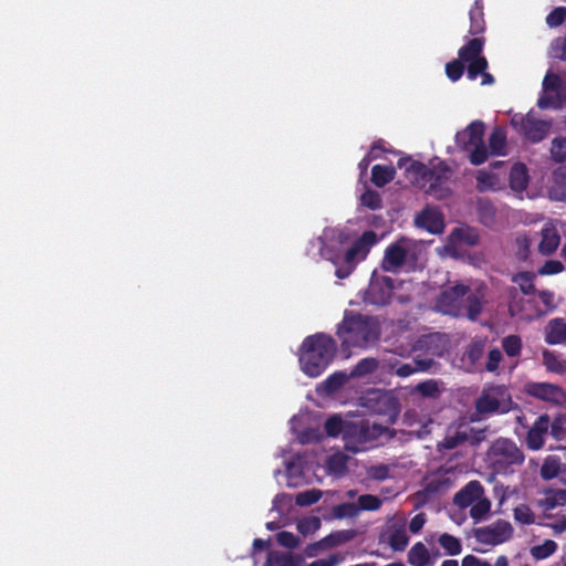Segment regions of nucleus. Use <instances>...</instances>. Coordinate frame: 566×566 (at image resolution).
<instances>
[{"label": "nucleus", "instance_id": "obj_22", "mask_svg": "<svg viewBox=\"0 0 566 566\" xmlns=\"http://www.w3.org/2000/svg\"><path fill=\"white\" fill-rule=\"evenodd\" d=\"M501 163H496L491 169H481L476 172V188L480 191H496L502 189L505 175L495 171Z\"/></svg>", "mask_w": 566, "mask_h": 566}, {"label": "nucleus", "instance_id": "obj_51", "mask_svg": "<svg viewBox=\"0 0 566 566\" xmlns=\"http://www.w3.org/2000/svg\"><path fill=\"white\" fill-rule=\"evenodd\" d=\"M439 544L444 548V551L449 555H459L462 549L460 541L457 537L449 534H442L439 537Z\"/></svg>", "mask_w": 566, "mask_h": 566}, {"label": "nucleus", "instance_id": "obj_5", "mask_svg": "<svg viewBox=\"0 0 566 566\" xmlns=\"http://www.w3.org/2000/svg\"><path fill=\"white\" fill-rule=\"evenodd\" d=\"M387 427L382 424L360 421L347 424L344 430L345 449L354 453L366 451L370 448L371 443L384 436Z\"/></svg>", "mask_w": 566, "mask_h": 566}, {"label": "nucleus", "instance_id": "obj_60", "mask_svg": "<svg viewBox=\"0 0 566 566\" xmlns=\"http://www.w3.org/2000/svg\"><path fill=\"white\" fill-rule=\"evenodd\" d=\"M566 19V8L559 7L552 11L547 18L546 22L549 27H557L564 22Z\"/></svg>", "mask_w": 566, "mask_h": 566}, {"label": "nucleus", "instance_id": "obj_27", "mask_svg": "<svg viewBox=\"0 0 566 566\" xmlns=\"http://www.w3.org/2000/svg\"><path fill=\"white\" fill-rule=\"evenodd\" d=\"M483 493V488L478 481L468 483L454 496V503L460 507L471 506Z\"/></svg>", "mask_w": 566, "mask_h": 566}, {"label": "nucleus", "instance_id": "obj_10", "mask_svg": "<svg viewBox=\"0 0 566 566\" xmlns=\"http://www.w3.org/2000/svg\"><path fill=\"white\" fill-rule=\"evenodd\" d=\"M484 124L474 120L463 130L455 135L457 145L470 153V161L473 165H481L488 159V150L483 144Z\"/></svg>", "mask_w": 566, "mask_h": 566}, {"label": "nucleus", "instance_id": "obj_20", "mask_svg": "<svg viewBox=\"0 0 566 566\" xmlns=\"http://www.w3.org/2000/svg\"><path fill=\"white\" fill-rule=\"evenodd\" d=\"M413 224L431 234H440L444 230V218L437 208L426 207L416 213Z\"/></svg>", "mask_w": 566, "mask_h": 566}, {"label": "nucleus", "instance_id": "obj_56", "mask_svg": "<svg viewBox=\"0 0 566 566\" xmlns=\"http://www.w3.org/2000/svg\"><path fill=\"white\" fill-rule=\"evenodd\" d=\"M464 64L460 59L454 60L446 65L447 76L453 82L458 81L462 76Z\"/></svg>", "mask_w": 566, "mask_h": 566}, {"label": "nucleus", "instance_id": "obj_1", "mask_svg": "<svg viewBox=\"0 0 566 566\" xmlns=\"http://www.w3.org/2000/svg\"><path fill=\"white\" fill-rule=\"evenodd\" d=\"M399 166L405 168L406 177L411 184L433 198L444 199L451 193V170L443 161L432 160L429 170L421 163L411 159H401Z\"/></svg>", "mask_w": 566, "mask_h": 566}, {"label": "nucleus", "instance_id": "obj_45", "mask_svg": "<svg viewBox=\"0 0 566 566\" xmlns=\"http://www.w3.org/2000/svg\"><path fill=\"white\" fill-rule=\"evenodd\" d=\"M502 347L510 357H517L522 352V339L517 335H509L502 339Z\"/></svg>", "mask_w": 566, "mask_h": 566}, {"label": "nucleus", "instance_id": "obj_25", "mask_svg": "<svg viewBox=\"0 0 566 566\" xmlns=\"http://www.w3.org/2000/svg\"><path fill=\"white\" fill-rule=\"evenodd\" d=\"M549 428L547 415L541 416L531 427L526 436V444L531 450H539L545 442V436Z\"/></svg>", "mask_w": 566, "mask_h": 566}, {"label": "nucleus", "instance_id": "obj_41", "mask_svg": "<svg viewBox=\"0 0 566 566\" xmlns=\"http://www.w3.org/2000/svg\"><path fill=\"white\" fill-rule=\"evenodd\" d=\"M557 551V544L552 539H546L539 545H535L531 548V555L533 558L541 560L552 556Z\"/></svg>", "mask_w": 566, "mask_h": 566}, {"label": "nucleus", "instance_id": "obj_24", "mask_svg": "<svg viewBox=\"0 0 566 566\" xmlns=\"http://www.w3.org/2000/svg\"><path fill=\"white\" fill-rule=\"evenodd\" d=\"M358 507L353 504H343L336 507L335 513L338 517L353 516L359 510L376 511L381 505V500L375 495L366 494L358 499Z\"/></svg>", "mask_w": 566, "mask_h": 566}, {"label": "nucleus", "instance_id": "obj_61", "mask_svg": "<svg viewBox=\"0 0 566 566\" xmlns=\"http://www.w3.org/2000/svg\"><path fill=\"white\" fill-rule=\"evenodd\" d=\"M514 517L517 522L522 524H531L534 521L533 513L525 505L517 506L514 510Z\"/></svg>", "mask_w": 566, "mask_h": 566}, {"label": "nucleus", "instance_id": "obj_64", "mask_svg": "<svg viewBox=\"0 0 566 566\" xmlns=\"http://www.w3.org/2000/svg\"><path fill=\"white\" fill-rule=\"evenodd\" d=\"M483 350L484 343L482 340L475 342L470 346L467 355L472 365L475 364L481 358Z\"/></svg>", "mask_w": 566, "mask_h": 566}, {"label": "nucleus", "instance_id": "obj_12", "mask_svg": "<svg viewBox=\"0 0 566 566\" xmlns=\"http://www.w3.org/2000/svg\"><path fill=\"white\" fill-rule=\"evenodd\" d=\"M363 406L375 413L386 417L385 422L392 424L399 413V403L390 392L374 390L368 392L363 399Z\"/></svg>", "mask_w": 566, "mask_h": 566}, {"label": "nucleus", "instance_id": "obj_58", "mask_svg": "<svg viewBox=\"0 0 566 566\" xmlns=\"http://www.w3.org/2000/svg\"><path fill=\"white\" fill-rule=\"evenodd\" d=\"M564 269V265L560 261L549 260L546 261L545 264L538 270L541 275H554L560 273Z\"/></svg>", "mask_w": 566, "mask_h": 566}, {"label": "nucleus", "instance_id": "obj_29", "mask_svg": "<svg viewBox=\"0 0 566 566\" xmlns=\"http://www.w3.org/2000/svg\"><path fill=\"white\" fill-rule=\"evenodd\" d=\"M545 342L557 345L566 342V322L562 318L551 319L544 329Z\"/></svg>", "mask_w": 566, "mask_h": 566}, {"label": "nucleus", "instance_id": "obj_28", "mask_svg": "<svg viewBox=\"0 0 566 566\" xmlns=\"http://www.w3.org/2000/svg\"><path fill=\"white\" fill-rule=\"evenodd\" d=\"M560 238L558 230L554 223H547L542 229V240L538 244V250L543 254L553 253L559 245Z\"/></svg>", "mask_w": 566, "mask_h": 566}, {"label": "nucleus", "instance_id": "obj_54", "mask_svg": "<svg viewBox=\"0 0 566 566\" xmlns=\"http://www.w3.org/2000/svg\"><path fill=\"white\" fill-rule=\"evenodd\" d=\"M346 559V554L344 553H335L331 554L325 558L316 559L310 563L307 566H338L343 564Z\"/></svg>", "mask_w": 566, "mask_h": 566}, {"label": "nucleus", "instance_id": "obj_8", "mask_svg": "<svg viewBox=\"0 0 566 566\" xmlns=\"http://www.w3.org/2000/svg\"><path fill=\"white\" fill-rule=\"evenodd\" d=\"M483 40L473 39L459 50V59L468 69V77L471 81L481 75V85H490L494 82L493 76L486 73L488 61L482 55Z\"/></svg>", "mask_w": 566, "mask_h": 566}, {"label": "nucleus", "instance_id": "obj_30", "mask_svg": "<svg viewBox=\"0 0 566 566\" xmlns=\"http://www.w3.org/2000/svg\"><path fill=\"white\" fill-rule=\"evenodd\" d=\"M347 539H348V536H346L343 533H337V534L326 536L323 539H321L319 542L308 545L305 549V554L308 557H314L321 551L337 546V545L346 542Z\"/></svg>", "mask_w": 566, "mask_h": 566}, {"label": "nucleus", "instance_id": "obj_18", "mask_svg": "<svg viewBox=\"0 0 566 566\" xmlns=\"http://www.w3.org/2000/svg\"><path fill=\"white\" fill-rule=\"evenodd\" d=\"M510 313L512 316L526 322L536 319L543 315V311L536 302L535 294H531L530 296L514 295L510 303Z\"/></svg>", "mask_w": 566, "mask_h": 566}, {"label": "nucleus", "instance_id": "obj_39", "mask_svg": "<svg viewBox=\"0 0 566 566\" xmlns=\"http://www.w3.org/2000/svg\"><path fill=\"white\" fill-rule=\"evenodd\" d=\"M506 146L505 133L496 128L492 132L489 138V147L493 155H504Z\"/></svg>", "mask_w": 566, "mask_h": 566}, {"label": "nucleus", "instance_id": "obj_53", "mask_svg": "<svg viewBox=\"0 0 566 566\" xmlns=\"http://www.w3.org/2000/svg\"><path fill=\"white\" fill-rule=\"evenodd\" d=\"M551 434L555 439H562L566 436V415L558 413L551 424Z\"/></svg>", "mask_w": 566, "mask_h": 566}, {"label": "nucleus", "instance_id": "obj_50", "mask_svg": "<svg viewBox=\"0 0 566 566\" xmlns=\"http://www.w3.org/2000/svg\"><path fill=\"white\" fill-rule=\"evenodd\" d=\"M322 495L323 492L321 490L312 489L300 492L295 497V502L300 506H308L318 502Z\"/></svg>", "mask_w": 566, "mask_h": 566}, {"label": "nucleus", "instance_id": "obj_31", "mask_svg": "<svg viewBox=\"0 0 566 566\" xmlns=\"http://www.w3.org/2000/svg\"><path fill=\"white\" fill-rule=\"evenodd\" d=\"M553 182L554 185L549 188V197L554 200L566 201V166L554 172Z\"/></svg>", "mask_w": 566, "mask_h": 566}, {"label": "nucleus", "instance_id": "obj_4", "mask_svg": "<svg viewBox=\"0 0 566 566\" xmlns=\"http://www.w3.org/2000/svg\"><path fill=\"white\" fill-rule=\"evenodd\" d=\"M422 251L421 242L401 238L386 249L382 268L386 271H396L403 265L412 268L421 259Z\"/></svg>", "mask_w": 566, "mask_h": 566}, {"label": "nucleus", "instance_id": "obj_62", "mask_svg": "<svg viewBox=\"0 0 566 566\" xmlns=\"http://www.w3.org/2000/svg\"><path fill=\"white\" fill-rule=\"evenodd\" d=\"M361 203L370 209H377L380 206V198L378 192L367 190L361 195Z\"/></svg>", "mask_w": 566, "mask_h": 566}, {"label": "nucleus", "instance_id": "obj_32", "mask_svg": "<svg viewBox=\"0 0 566 566\" xmlns=\"http://www.w3.org/2000/svg\"><path fill=\"white\" fill-rule=\"evenodd\" d=\"M408 562L412 566H431L433 559L422 543H416L408 552Z\"/></svg>", "mask_w": 566, "mask_h": 566}, {"label": "nucleus", "instance_id": "obj_26", "mask_svg": "<svg viewBox=\"0 0 566 566\" xmlns=\"http://www.w3.org/2000/svg\"><path fill=\"white\" fill-rule=\"evenodd\" d=\"M382 538L385 542L388 543V545L394 551H398V552L403 551L409 543V538H408L403 523L389 524L382 534Z\"/></svg>", "mask_w": 566, "mask_h": 566}, {"label": "nucleus", "instance_id": "obj_6", "mask_svg": "<svg viewBox=\"0 0 566 566\" xmlns=\"http://www.w3.org/2000/svg\"><path fill=\"white\" fill-rule=\"evenodd\" d=\"M486 461L495 473L509 474L513 465L523 463L524 454L513 441L499 439L490 448Z\"/></svg>", "mask_w": 566, "mask_h": 566}, {"label": "nucleus", "instance_id": "obj_14", "mask_svg": "<svg viewBox=\"0 0 566 566\" xmlns=\"http://www.w3.org/2000/svg\"><path fill=\"white\" fill-rule=\"evenodd\" d=\"M478 242V233L469 227H458L453 229L446 244L438 250L441 256H460L464 247L474 245Z\"/></svg>", "mask_w": 566, "mask_h": 566}, {"label": "nucleus", "instance_id": "obj_40", "mask_svg": "<svg viewBox=\"0 0 566 566\" xmlns=\"http://www.w3.org/2000/svg\"><path fill=\"white\" fill-rule=\"evenodd\" d=\"M560 471V460L555 455H548L541 468V476L544 480H552Z\"/></svg>", "mask_w": 566, "mask_h": 566}, {"label": "nucleus", "instance_id": "obj_33", "mask_svg": "<svg viewBox=\"0 0 566 566\" xmlns=\"http://www.w3.org/2000/svg\"><path fill=\"white\" fill-rule=\"evenodd\" d=\"M566 503V491L565 490H548L544 493L539 500V505L544 511L554 510L557 506Z\"/></svg>", "mask_w": 566, "mask_h": 566}, {"label": "nucleus", "instance_id": "obj_42", "mask_svg": "<svg viewBox=\"0 0 566 566\" xmlns=\"http://www.w3.org/2000/svg\"><path fill=\"white\" fill-rule=\"evenodd\" d=\"M350 377V374L347 375L342 371L334 373L322 384V387L327 394H332L339 389Z\"/></svg>", "mask_w": 566, "mask_h": 566}, {"label": "nucleus", "instance_id": "obj_2", "mask_svg": "<svg viewBox=\"0 0 566 566\" xmlns=\"http://www.w3.org/2000/svg\"><path fill=\"white\" fill-rule=\"evenodd\" d=\"M335 340L325 334L306 337L298 352L301 370L311 378L321 376L336 354Z\"/></svg>", "mask_w": 566, "mask_h": 566}, {"label": "nucleus", "instance_id": "obj_13", "mask_svg": "<svg viewBox=\"0 0 566 566\" xmlns=\"http://www.w3.org/2000/svg\"><path fill=\"white\" fill-rule=\"evenodd\" d=\"M512 126L524 134L531 142H539L546 137L549 132L551 123L536 117L534 113L527 115L515 114L511 118Z\"/></svg>", "mask_w": 566, "mask_h": 566}, {"label": "nucleus", "instance_id": "obj_52", "mask_svg": "<svg viewBox=\"0 0 566 566\" xmlns=\"http://www.w3.org/2000/svg\"><path fill=\"white\" fill-rule=\"evenodd\" d=\"M378 366V363L374 358H366L360 360L357 366L352 370V377H364L373 373Z\"/></svg>", "mask_w": 566, "mask_h": 566}, {"label": "nucleus", "instance_id": "obj_57", "mask_svg": "<svg viewBox=\"0 0 566 566\" xmlns=\"http://www.w3.org/2000/svg\"><path fill=\"white\" fill-rule=\"evenodd\" d=\"M552 155L557 161L566 159V138H556L553 140Z\"/></svg>", "mask_w": 566, "mask_h": 566}, {"label": "nucleus", "instance_id": "obj_49", "mask_svg": "<svg viewBox=\"0 0 566 566\" xmlns=\"http://www.w3.org/2000/svg\"><path fill=\"white\" fill-rule=\"evenodd\" d=\"M535 295L536 302L543 311V315L556 307V298L554 293L549 291H539L536 292Z\"/></svg>", "mask_w": 566, "mask_h": 566}, {"label": "nucleus", "instance_id": "obj_47", "mask_svg": "<svg viewBox=\"0 0 566 566\" xmlns=\"http://www.w3.org/2000/svg\"><path fill=\"white\" fill-rule=\"evenodd\" d=\"M491 509V503L490 501L484 496V492L482 493L481 496H479V500H476L472 505H471V516L476 520V521H480L482 518H484L489 511Z\"/></svg>", "mask_w": 566, "mask_h": 566}, {"label": "nucleus", "instance_id": "obj_16", "mask_svg": "<svg viewBox=\"0 0 566 566\" xmlns=\"http://www.w3.org/2000/svg\"><path fill=\"white\" fill-rule=\"evenodd\" d=\"M565 98L566 87L562 80L553 73H547L543 81V95L538 99V106L558 107Z\"/></svg>", "mask_w": 566, "mask_h": 566}, {"label": "nucleus", "instance_id": "obj_38", "mask_svg": "<svg viewBox=\"0 0 566 566\" xmlns=\"http://www.w3.org/2000/svg\"><path fill=\"white\" fill-rule=\"evenodd\" d=\"M352 420L343 419L340 416L334 415L325 421V430L331 437H336L338 434L344 437L345 427H347V424H352Z\"/></svg>", "mask_w": 566, "mask_h": 566}, {"label": "nucleus", "instance_id": "obj_59", "mask_svg": "<svg viewBox=\"0 0 566 566\" xmlns=\"http://www.w3.org/2000/svg\"><path fill=\"white\" fill-rule=\"evenodd\" d=\"M465 439H467L465 431L455 432L454 434L450 431L448 433V436L446 437V439L443 440V442L441 443V447L446 448V449H453L459 444V442H461Z\"/></svg>", "mask_w": 566, "mask_h": 566}, {"label": "nucleus", "instance_id": "obj_44", "mask_svg": "<svg viewBox=\"0 0 566 566\" xmlns=\"http://www.w3.org/2000/svg\"><path fill=\"white\" fill-rule=\"evenodd\" d=\"M470 20H471V27L470 32L472 34H478L483 32L484 30V21H483V12H482V6L479 1H475L474 7L470 11Z\"/></svg>", "mask_w": 566, "mask_h": 566}, {"label": "nucleus", "instance_id": "obj_3", "mask_svg": "<svg viewBox=\"0 0 566 566\" xmlns=\"http://www.w3.org/2000/svg\"><path fill=\"white\" fill-rule=\"evenodd\" d=\"M337 335L345 348L365 347L377 340L378 323L370 317L346 313L338 326Z\"/></svg>", "mask_w": 566, "mask_h": 566}, {"label": "nucleus", "instance_id": "obj_7", "mask_svg": "<svg viewBox=\"0 0 566 566\" xmlns=\"http://www.w3.org/2000/svg\"><path fill=\"white\" fill-rule=\"evenodd\" d=\"M352 238L348 228H328L318 238L319 254L331 261L336 269L342 266L344 254Z\"/></svg>", "mask_w": 566, "mask_h": 566}, {"label": "nucleus", "instance_id": "obj_55", "mask_svg": "<svg viewBox=\"0 0 566 566\" xmlns=\"http://www.w3.org/2000/svg\"><path fill=\"white\" fill-rule=\"evenodd\" d=\"M503 359V355L499 348H493L489 352L485 369L489 373H499L500 364Z\"/></svg>", "mask_w": 566, "mask_h": 566}, {"label": "nucleus", "instance_id": "obj_17", "mask_svg": "<svg viewBox=\"0 0 566 566\" xmlns=\"http://www.w3.org/2000/svg\"><path fill=\"white\" fill-rule=\"evenodd\" d=\"M392 280L388 276H373L364 294V302L374 305H384L392 295Z\"/></svg>", "mask_w": 566, "mask_h": 566}, {"label": "nucleus", "instance_id": "obj_63", "mask_svg": "<svg viewBox=\"0 0 566 566\" xmlns=\"http://www.w3.org/2000/svg\"><path fill=\"white\" fill-rule=\"evenodd\" d=\"M276 539L282 546H285L289 548L296 547L300 543L297 537L293 533H290V532H280L276 535Z\"/></svg>", "mask_w": 566, "mask_h": 566}, {"label": "nucleus", "instance_id": "obj_48", "mask_svg": "<svg viewBox=\"0 0 566 566\" xmlns=\"http://www.w3.org/2000/svg\"><path fill=\"white\" fill-rule=\"evenodd\" d=\"M321 527V520L317 516H310L297 522V531L304 536L314 534Z\"/></svg>", "mask_w": 566, "mask_h": 566}, {"label": "nucleus", "instance_id": "obj_46", "mask_svg": "<svg viewBox=\"0 0 566 566\" xmlns=\"http://www.w3.org/2000/svg\"><path fill=\"white\" fill-rule=\"evenodd\" d=\"M534 274L531 273H518L513 277V282L517 284L524 296L535 294L533 285Z\"/></svg>", "mask_w": 566, "mask_h": 566}, {"label": "nucleus", "instance_id": "obj_36", "mask_svg": "<svg viewBox=\"0 0 566 566\" xmlns=\"http://www.w3.org/2000/svg\"><path fill=\"white\" fill-rule=\"evenodd\" d=\"M543 364L545 368L558 375L566 373V359H559L555 353L545 349L543 352Z\"/></svg>", "mask_w": 566, "mask_h": 566}, {"label": "nucleus", "instance_id": "obj_19", "mask_svg": "<svg viewBox=\"0 0 566 566\" xmlns=\"http://www.w3.org/2000/svg\"><path fill=\"white\" fill-rule=\"evenodd\" d=\"M512 533L513 530L510 523L499 521L492 525L479 528L475 533V537L483 544L499 545L509 541Z\"/></svg>", "mask_w": 566, "mask_h": 566}, {"label": "nucleus", "instance_id": "obj_35", "mask_svg": "<svg viewBox=\"0 0 566 566\" xmlns=\"http://www.w3.org/2000/svg\"><path fill=\"white\" fill-rule=\"evenodd\" d=\"M528 181L526 167L522 164H516L512 167L510 175L511 188L514 191H522L525 189Z\"/></svg>", "mask_w": 566, "mask_h": 566}, {"label": "nucleus", "instance_id": "obj_23", "mask_svg": "<svg viewBox=\"0 0 566 566\" xmlns=\"http://www.w3.org/2000/svg\"><path fill=\"white\" fill-rule=\"evenodd\" d=\"M268 546V542L262 539H254L253 542V558L254 566H260L259 558V549L265 548ZM261 566H294L293 560L290 555L279 552H269L265 560Z\"/></svg>", "mask_w": 566, "mask_h": 566}, {"label": "nucleus", "instance_id": "obj_37", "mask_svg": "<svg viewBox=\"0 0 566 566\" xmlns=\"http://www.w3.org/2000/svg\"><path fill=\"white\" fill-rule=\"evenodd\" d=\"M395 176V169L391 166H381L376 165L373 167V182L378 186L382 187L389 181L394 179Z\"/></svg>", "mask_w": 566, "mask_h": 566}, {"label": "nucleus", "instance_id": "obj_43", "mask_svg": "<svg viewBox=\"0 0 566 566\" xmlns=\"http://www.w3.org/2000/svg\"><path fill=\"white\" fill-rule=\"evenodd\" d=\"M348 457L343 454L342 452H336L327 460V471L331 474L340 475L346 470Z\"/></svg>", "mask_w": 566, "mask_h": 566}, {"label": "nucleus", "instance_id": "obj_11", "mask_svg": "<svg viewBox=\"0 0 566 566\" xmlns=\"http://www.w3.org/2000/svg\"><path fill=\"white\" fill-rule=\"evenodd\" d=\"M513 406L511 395L504 386L485 388L475 402L476 411L481 415L505 413Z\"/></svg>", "mask_w": 566, "mask_h": 566}, {"label": "nucleus", "instance_id": "obj_9", "mask_svg": "<svg viewBox=\"0 0 566 566\" xmlns=\"http://www.w3.org/2000/svg\"><path fill=\"white\" fill-rule=\"evenodd\" d=\"M377 242V235L373 231H366L355 240L350 238L346 248L342 266L335 270L338 279L347 277L356 268V265L365 260L370 248Z\"/></svg>", "mask_w": 566, "mask_h": 566}, {"label": "nucleus", "instance_id": "obj_21", "mask_svg": "<svg viewBox=\"0 0 566 566\" xmlns=\"http://www.w3.org/2000/svg\"><path fill=\"white\" fill-rule=\"evenodd\" d=\"M467 290L465 285L458 284L450 290L443 291L436 304L437 310L443 314L459 315L462 307V297Z\"/></svg>", "mask_w": 566, "mask_h": 566}, {"label": "nucleus", "instance_id": "obj_15", "mask_svg": "<svg viewBox=\"0 0 566 566\" xmlns=\"http://www.w3.org/2000/svg\"><path fill=\"white\" fill-rule=\"evenodd\" d=\"M524 391L528 396L552 405L559 406L566 402L565 390L555 384L530 381L525 384Z\"/></svg>", "mask_w": 566, "mask_h": 566}, {"label": "nucleus", "instance_id": "obj_34", "mask_svg": "<svg viewBox=\"0 0 566 566\" xmlns=\"http://www.w3.org/2000/svg\"><path fill=\"white\" fill-rule=\"evenodd\" d=\"M432 365L431 359L415 360L412 364L394 365L395 374L399 377H408L417 371L428 370Z\"/></svg>", "mask_w": 566, "mask_h": 566}]
</instances>
